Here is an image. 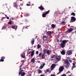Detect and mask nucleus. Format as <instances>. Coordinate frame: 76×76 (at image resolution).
Returning a JSON list of instances; mask_svg holds the SVG:
<instances>
[{
  "instance_id": "nucleus-7",
  "label": "nucleus",
  "mask_w": 76,
  "mask_h": 76,
  "mask_svg": "<svg viewBox=\"0 0 76 76\" xmlns=\"http://www.w3.org/2000/svg\"><path fill=\"white\" fill-rule=\"evenodd\" d=\"M56 66V64H53L51 66V69L52 70H53V69H54V68H55Z\"/></svg>"
},
{
  "instance_id": "nucleus-34",
  "label": "nucleus",
  "mask_w": 76,
  "mask_h": 76,
  "mask_svg": "<svg viewBox=\"0 0 76 76\" xmlns=\"http://www.w3.org/2000/svg\"><path fill=\"white\" fill-rule=\"evenodd\" d=\"M47 38V37L45 36H44L43 37V40L44 39V38Z\"/></svg>"
},
{
  "instance_id": "nucleus-35",
  "label": "nucleus",
  "mask_w": 76,
  "mask_h": 76,
  "mask_svg": "<svg viewBox=\"0 0 76 76\" xmlns=\"http://www.w3.org/2000/svg\"><path fill=\"white\" fill-rule=\"evenodd\" d=\"M9 24H10V25H11L12 24V22L11 21H10L8 23Z\"/></svg>"
},
{
  "instance_id": "nucleus-56",
  "label": "nucleus",
  "mask_w": 76,
  "mask_h": 76,
  "mask_svg": "<svg viewBox=\"0 0 76 76\" xmlns=\"http://www.w3.org/2000/svg\"><path fill=\"white\" fill-rule=\"evenodd\" d=\"M52 60H53V59H52Z\"/></svg>"
},
{
  "instance_id": "nucleus-45",
  "label": "nucleus",
  "mask_w": 76,
  "mask_h": 76,
  "mask_svg": "<svg viewBox=\"0 0 76 76\" xmlns=\"http://www.w3.org/2000/svg\"><path fill=\"white\" fill-rule=\"evenodd\" d=\"M42 54V53H40L39 54V56H41Z\"/></svg>"
},
{
  "instance_id": "nucleus-1",
  "label": "nucleus",
  "mask_w": 76,
  "mask_h": 76,
  "mask_svg": "<svg viewBox=\"0 0 76 76\" xmlns=\"http://www.w3.org/2000/svg\"><path fill=\"white\" fill-rule=\"evenodd\" d=\"M59 42H62L61 43V46L62 48L65 47V45L67 42V41L66 40H64L63 41L62 39H61L60 41H59Z\"/></svg>"
},
{
  "instance_id": "nucleus-14",
  "label": "nucleus",
  "mask_w": 76,
  "mask_h": 76,
  "mask_svg": "<svg viewBox=\"0 0 76 76\" xmlns=\"http://www.w3.org/2000/svg\"><path fill=\"white\" fill-rule=\"evenodd\" d=\"M56 59L58 61H60L61 60V57L60 56H57L56 57Z\"/></svg>"
},
{
  "instance_id": "nucleus-48",
  "label": "nucleus",
  "mask_w": 76,
  "mask_h": 76,
  "mask_svg": "<svg viewBox=\"0 0 76 76\" xmlns=\"http://www.w3.org/2000/svg\"><path fill=\"white\" fill-rule=\"evenodd\" d=\"M21 71H20V72H23V69L22 70V69H21Z\"/></svg>"
},
{
  "instance_id": "nucleus-46",
  "label": "nucleus",
  "mask_w": 76,
  "mask_h": 76,
  "mask_svg": "<svg viewBox=\"0 0 76 76\" xmlns=\"http://www.w3.org/2000/svg\"><path fill=\"white\" fill-rule=\"evenodd\" d=\"M6 18L7 19H9V17H7Z\"/></svg>"
},
{
  "instance_id": "nucleus-55",
  "label": "nucleus",
  "mask_w": 76,
  "mask_h": 76,
  "mask_svg": "<svg viewBox=\"0 0 76 76\" xmlns=\"http://www.w3.org/2000/svg\"><path fill=\"white\" fill-rule=\"evenodd\" d=\"M58 31H59V29H58Z\"/></svg>"
},
{
  "instance_id": "nucleus-26",
  "label": "nucleus",
  "mask_w": 76,
  "mask_h": 76,
  "mask_svg": "<svg viewBox=\"0 0 76 76\" xmlns=\"http://www.w3.org/2000/svg\"><path fill=\"white\" fill-rule=\"evenodd\" d=\"M41 45H39V44H38L37 48L38 49L39 48H41Z\"/></svg>"
},
{
  "instance_id": "nucleus-36",
  "label": "nucleus",
  "mask_w": 76,
  "mask_h": 76,
  "mask_svg": "<svg viewBox=\"0 0 76 76\" xmlns=\"http://www.w3.org/2000/svg\"><path fill=\"white\" fill-rule=\"evenodd\" d=\"M69 61L70 63H72V61L70 59L69 60Z\"/></svg>"
},
{
  "instance_id": "nucleus-12",
  "label": "nucleus",
  "mask_w": 76,
  "mask_h": 76,
  "mask_svg": "<svg viewBox=\"0 0 76 76\" xmlns=\"http://www.w3.org/2000/svg\"><path fill=\"white\" fill-rule=\"evenodd\" d=\"M47 34L48 36H50L51 35V32L50 31H48L47 32Z\"/></svg>"
},
{
  "instance_id": "nucleus-3",
  "label": "nucleus",
  "mask_w": 76,
  "mask_h": 76,
  "mask_svg": "<svg viewBox=\"0 0 76 76\" xmlns=\"http://www.w3.org/2000/svg\"><path fill=\"white\" fill-rule=\"evenodd\" d=\"M19 2V0H17L15 2H14L13 3L14 7H16V8H17V7H18V4Z\"/></svg>"
},
{
  "instance_id": "nucleus-18",
  "label": "nucleus",
  "mask_w": 76,
  "mask_h": 76,
  "mask_svg": "<svg viewBox=\"0 0 76 76\" xmlns=\"http://www.w3.org/2000/svg\"><path fill=\"white\" fill-rule=\"evenodd\" d=\"M50 53H51L50 51V50H48L46 51V53H47L48 55H50Z\"/></svg>"
},
{
  "instance_id": "nucleus-44",
  "label": "nucleus",
  "mask_w": 76,
  "mask_h": 76,
  "mask_svg": "<svg viewBox=\"0 0 76 76\" xmlns=\"http://www.w3.org/2000/svg\"><path fill=\"white\" fill-rule=\"evenodd\" d=\"M26 5L27 6H31V5L30 4H26Z\"/></svg>"
},
{
  "instance_id": "nucleus-49",
  "label": "nucleus",
  "mask_w": 76,
  "mask_h": 76,
  "mask_svg": "<svg viewBox=\"0 0 76 76\" xmlns=\"http://www.w3.org/2000/svg\"><path fill=\"white\" fill-rule=\"evenodd\" d=\"M61 72H58V74H60V73Z\"/></svg>"
},
{
  "instance_id": "nucleus-15",
  "label": "nucleus",
  "mask_w": 76,
  "mask_h": 76,
  "mask_svg": "<svg viewBox=\"0 0 76 76\" xmlns=\"http://www.w3.org/2000/svg\"><path fill=\"white\" fill-rule=\"evenodd\" d=\"M34 52H35V50H32V51L31 52V57H33V56H34Z\"/></svg>"
},
{
  "instance_id": "nucleus-39",
  "label": "nucleus",
  "mask_w": 76,
  "mask_h": 76,
  "mask_svg": "<svg viewBox=\"0 0 76 76\" xmlns=\"http://www.w3.org/2000/svg\"><path fill=\"white\" fill-rule=\"evenodd\" d=\"M68 73H70V71H68V72L66 73V74H68Z\"/></svg>"
},
{
  "instance_id": "nucleus-21",
  "label": "nucleus",
  "mask_w": 76,
  "mask_h": 76,
  "mask_svg": "<svg viewBox=\"0 0 76 76\" xmlns=\"http://www.w3.org/2000/svg\"><path fill=\"white\" fill-rule=\"evenodd\" d=\"M45 54L43 53L42 56V59H44L45 58Z\"/></svg>"
},
{
  "instance_id": "nucleus-32",
  "label": "nucleus",
  "mask_w": 76,
  "mask_h": 76,
  "mask_svg": "<svg viewBox=\"0 0 76 76\" xmlns=\"http://www.w3.org/2000/svg\"><path fill=\"white\" fill-rule=\"evenodd\" d=\"M22 65H23V64H22L20 66V70H21L22 68H21V67H22Z\"/></svg>"
},
{
  "instance_id": "nucleus-24",
  "label": "nucleus",
  "mask_w": 76,
  "mask_h": 76,
  "mask_svg": "<svg viewBox=\"0 0 76 76\" xmlns=\"http://www.w3.org/2000/svg\"><path fill=\"white\" fill-rule=\"evenodd\" d=\"M71 15H72L73 16H76V15H75V14L74 12H72L71 13Z\"/></svg>"
},
{
  "instance_id": "nucleus-54",
  "label": "nucleus",
  "mask_w": 76,
  "mask_h": 76,
  "mask_svg": "<svg viewBox=\"0 0 76 76\" xmlns=\"http://www.w3.org/2000/svg\"><path fill=\"white\" fill-rule=\"evenodd\" d=\"M76 66H74V67H76Z\"/></svg>"
},
{
  "instance_id": "nucleus-23",
  "label": "nucleus",
  "mask_w": 76,
  "mask_h": 76,
  "mask_svg": "<svg viewBox=\"0 0 76 76\" xmlns=\"http://www.w3.org/2000/svg\"><path fill=\"white\" fill-rule=\"evenodd\" d=\"M43 18H45L46 17V14L45 13H43L42 15Z\"/></svg>"
},
{
  "instance_id": "nucleus-19",
  "label": "nucleus",
  "mask_w": 76,
  "mask_h": 76,
  "mask_svg": "<svg viewBox=\"0 0 76 76\" xmlns=\"http://www.w3.org/2000/svg\"><path fill=\"white\" fill-rule=\"evenodd\" d=\"M31 63H34L35 62V59L34 58H33L31 60Z\"/></svg>"
},
{
  "instance_id": "nucleus-31",
  "label": "nucleus",
  "mask_w": 76,
  "mask_h": 76,
  "mask_svg": "<svg viewBox=\"0 0 76 76\" xmlns=\"http://www.w3.org/2000/svg\"><path fill=\"white\" fill-rule=\"evenodd\" d=\"M1 58L3 60H4L5 58V57L4 56H2Z\"/></svg>"
},
{
  "instance_id": "nucleus-2",
  "label": "nucleus",
  "mask_w": 76,
  "mask_h": 76,
  "mask_svg": "<svg viewBox=\"0 0 76 76\" xmlns=\"http://www.w3.org/2000/svg\"><path fill=\"white\" fill-rule=\"evenodd\" d=\"M64 62H65V63L66 64V66H65V67L66 68L69 67V66L70 65V64L68 60H67V59H66L64 61Z\"/></svg>"
},
{
  "instance_id": "nucleus-10",
  "label": "nucleus",
  "mask_w": 76,
  "mask_h": 76,
  "mask_svg": "<svg viewBox=\"0 0 76 76\" xmlns=\"http://www.w3.org/2000/svg\"><path fill=\"white\" fill-rule=\"evenodd\" d=\"M39 9H40L41 10H43L44 9V7L42 6V5H41L39 7H38Z\"/></svg>"
},
{
  "instance_id": "nucleus-38",
  "label": "nucleus",
  "mask_w": 76,
  "mask_h": 76,
  "mask_svg": "<svg viewBox=\"0 0 76 76\" xmlns=\"http://www.w3.org/2000/svg\"><path fill=\"white\" fill-rule=\"evenodd\" d=\"M31 53V51H30L29 52H27V54H30V53Z\"/></svg>"
},
{
  "instance_id": "nucleus-6",
  "label": "nucleus",
  "mask_w": 76,
  "mask_h": 76,
  "mask_svg": "<svg viewBox=\"0 0 76 76\" xmlns=\"http://www.w3.org/2000/svg\"><path fill=\"white\" fill-rule=\"evenodd\" d=\"M26 74L25 72H22V71H19L18 74L19 75H20L21 76H24Z\"/></svg>"
},
{
  "instance_id": "nucleus-27",
  "label": "nucleus",
  "mask_w": 76,
  "mask_h": 76,
  "mask_svg": "<svg viewBox=\"0 0 76 76\" xmlns=\"http://www.w3.org/2000/svg\"><path fill=\"white\" fill-rule=\"evenodd\" d=\"M38 72L39 73H42V71L40 69H39L38 70Z\"/></svg>"
},
{
  "instance_id": "nucleus-42",
  "label": "nucleus",
  "mask_w": 76,
  "mask_h": 76,
  "mask_svg": "<svg viewBox=\"0 0 76 76\" xmlns=\"http://www.w3.org/2000/svg\"><path fill=\"white\" fill-rule=\"evenodd\" d=\"M49 72V70H48V69H47L46 70V72Z\"/></svg>"
},
{
  "instance_id": "nucleus-30",
  "label": "nucleus",
  "mask_w": 76,
  "mask_h": 76,
  "mask_svg": "<svg viewBox=\"0 0 76 76\" xmlns=\"http://www.w3.org/2000/svg\"><path fill=\"white\" fill-rule=\"evenodd\" d=\"M3 61H4V60L2 59H0V62H3Z\"/></svg>"
},
{
  "instance_id": "nucleus-43",
  "label": "nucleus",
  "mask_w": 76,
  "mask_h": 76,
  "mask_svg": "<svg viewBox=\"0 0 76 76\" xmlns=\"http://www.w3.org/2000/svg\"><path fill=\"white\" fill-rule=\"evenodd\" d=\"M72 64H73V66H75V64H76L73 63Z\"/></svg>"
},
{
  "instance_id": "nucleus-8",
  "label": "nucleus",
  "mask_w": 76,
  "mask_h": 76,
  "mask_svg": "<svg viewBox=\"0 0 76 76\" xmlns=\"http://www.w3.org/2000/svg\"><path fill=\"white\" fill-rule=\"evenodd\" d=\"M72 52L71 51V50H69L66 52V54L68 55V56H70L72 54Z\"/></svg>"
},
{
  "instance_id": "nucleus-41",
  "label": "nucleus",
  "mask_w": 76,
  "mask_h": 76,
  "mask_svg": "<svg viewBox=\"0 0 76 76\" xmlns=\"http://www.w3.org/2000/svg\"><path fill=\"white\" fill-rule=\"evenodd\" d=\"M5 28V26H4L3 27H2V29H4Z\"/></svg>"
},
{
  "instance_id": "nucleus-29",
  "label": "nucleus",
  "mask_w": 76,
  "mask_h": 76,
  "mask_svg": "<svg viewBox=\"0 0 76 76\" xmlns=\"http://www.w3.org/2000/svg\"><path fill=\"white\" fill-rule=\"evenodd\" d=\"M21 57L22 58H25V56L23 55H21Z\"/></svg>"
},
{
  "instance_id": "nucleus-5",
  "label": "nucleus",
  "mask_w": 76,
  "mask_h": 76,
  "mask_svg": "<svg viewBox=\"0 0 76 76\" xmlns=\"http://www.w3.org/2000/svg\"><path fill=\"white\" fill-rule=\"evenodd\" d=\"M64 66H63L60 67L59 68V71L60 72H63L64 70Z\"/></svg>"
},
{
  "instance_id": "nucleus-9",
  "label": "nucleus",
  "mask_w": 76,
  "mask_h": 76,
  "mask_svg": "<svg viewBox=\"0 0 76 76\" xmlns=\"http://www.w3.org/2000/svg\"><path fill=\"white\" fill-rule=\"evenodd\" d=\"M73 28H70L67 30V32H68V33L71 32H72V31H73Z\"/></svg>"
},
{
  "instance_id": "nucleus-51",
  "label": "nucleus",
  "mask_w": 76,
  "mask_h": 76,
  "mask_svg": "<svg viewBox=\"0 0 76 76\" xmlns=\"http://www.w3.org/2000/svg\"><path fill=\"white\" fill-rule=\"evenodd\" d=\"M5 17H6V18H7V15H5Z\"/></svg>"
},
{
  "instance_id": "nucleus-53",
  "label": "nucleus",
  "mask_w": 76,
  "mask_h": 76,
  "mask_svg": "<svg viewBox=\"0 0 76 76\" xmlns=\"http://www.w3.org/2000/svg\"><path fill=\"white\" fill-rule=\"evenodd\" d=\"M57 42H59V40H58V39H57Z\"/></svg>"
},
{
  "instance_id": "nucleus-13",
  "label": "nucleus",
  "mask_w": 76,
  "mask_h": 76,
  "mask_svg": "<svg viewBox=\"0 0 76 76\" xmlns=\"http://www.w3.org/2000/svg\"><path fill=\"white\" fill-rule=\"evenodd\" d=\"M34 42H35V39H34V38H33L31 41V44L32 45H33L34 44Z\"/></svg>"
},
{
  "instance_id": "nucleus-52",
  "label": "nucleus",
  "mask_w": 76,
  "mask_h": 76,
  "mask_svg": "<svg viewBox=\"0 0 76 76\" xmlns=\"http://www.w3.org/2000/svg\"><path fill=\"white\" fill-rule=\"evenodd\" d=\"M51 76H54V75H51Z\"/></svg>"
},
{
  "instance_id": "nucleus-33",
  "label": "nucleus",
  "mask_w": 76,
  "mask_h": 76,
  "mask_svg": "<svg viewBox=\"0 0 76 76\" xmlns=\"http://www.w3.org/2000/svg\"><path fill=\"white\" fill-rule=\"evenodd\" d=\"M29 15L28 14H26L24 15V16H28Z\"/></svg>"
},
{
  "instance_id": "nucleus-4",
  "label": "nucleus",
  "mask_w": 76,
  "mask_h": 76,
  "mask_svg": "<svg viewBox=\"0 0 76 76\" xmlns=\"http://www.w3.org/2000/svg\"><path fill=\"white\" fill-rule=\"evenodd\" d=\"M76 18H75V17L72 16L71 18V20L70 22L71 23L74 22H75L76 21Z\"/></svg>"
},
{
  "instance_id": "nucleus-28",
  "label": "nucleus",
  "mask_w": 76,
  "mask_h": 76,
  "mask_svg": "<svg viewBox=\"0 0 76 76\" xmlns=\"http://www.w3.org/2000/svg\"><path fill=\"white\" fill-rule=\"evenodd\" d=\"M50 11V10H48V11L46 12L45 13L46 15H47V14H48V13H49V12Z\"/></svg>"
},
{
  "instance_id": "nucleus-40",
  "label": "nucleus",
  "mask_w": 76,
  "mask_h": 76,
  "mask_svg": "<svg viewBox=\"0 0 76 76\" xmlns=\"http://www.w3.org/2000/svg\"><path fill=\"white\" fill-rule=\"evenodd\" d=\"M61 76H66V75L64 74L62 75H61Z\"/></svg>"
},
{
  "instance_id": "nucleus-16",
  "label": "nucleus",
  "mask_w": 76,
  "mask_h": 76,
  "mask_svg": "<svg viewBox=\"0 0 76 76\" xmlns=\"http://www.w3.org/2000/svg\"><path fill=\"white\" fill-rule=\"evenodd\" d=\"M45 63H44L42 65H41L40 66V69H42V68L44 67V66H45Z\"/></svg>"
},
{
  "instance_id": "nucleus-17",
  "label": "nucleus",
  "mask_w": 76,
  "mask_h": 76,
  "mask_svg": "<svg viewBox=\"0 0 76 76\" xmlns=\"http://www.w3.org/2000/svg\"><path fill=\"white\" fill-rule=\"evenodd\" d=\"M61 54H62V55H64V54H65L66 53H65V50H63L61 52Z\"/></svg>"
},
{
  "instance_id": "nucleus-11",
  "label": "nucleus",
  "mask_w": 76,
  "mask_h": 76,
  "mask_svg": "<svg viewBox=\"0 0 76 76\" xmlns=\"http://www.w3.org/2000/svg\"><path fill=\"white\" fill-rule=\"evenodd\" d=\"M12 28V29H15V30H16L17 29V28H18V26H12L11 27Z\"/></svg>"
},
{
  "instance_id": "nucleus-25",
  "label": "nucleus",
  "mask_w": 76,
  "mask_h": 76,
  "mask_svg": "<svg viewBox=\"0 0 76 76\" xmlns=\"http://www.w3.org/2000/svg\"><path fill=\"white\" fill-rule=\"evenodd\" d=\"M61 23L63 24V25H66V22L64 21L61 22Z\"/></svg>"
},
{
  "instance_id": "nucleus-22",
  "label": "nucleus",
  "mask_w": 76,
  "mask_h": 76,
  "mask_svg": "<svg viewBox=\"0 0 76 76\" xmlns=\"http://www.w3.org/2000/svg\"><path fill=\"white\" fill-rule=\"evenodd\" d=\"M52 27V28H56V25L54 24H52L51 25Z\"/></svg>"
},
{
  "instance_id": "nucleus-20",
  "label": "nucleus",
  "mask_w": 76,
  "mask_h": 76,
  "mask_svg": "<svg viewBox=\"0 0 76 76\" xmlns=\"http://www.w3.org/2000/svg\"><path fill=\"white\" fill-rule=\"evenodd\" d=\"M47 49H45L43 50V54H47Z\"/></svg>"
},
{
  "instance_id": "nucleus-50",
  "label": "nucleus",
  "mask_w": 76,
  "mask_h": 76,
  "mask_svg": "<svg viewBox=\"0 0 76 76\" xmlns=\"http://www.w3.org/2000/svg\"><path fill=\"white\" fill-rule=\"evenodd\" d=\"M28 3L29 4L31 3V1H29L28 2Z\"/></svg>"
},
{
  "instance_id": "nucleus-37",
  "label": "nucleus",
  "mask_w": 76,
  "mask_h": 76,
  "mask_svg": "<svg viewBox=\"0 0 76 76\" xmlns=\"http://www.w3.org/2000/svg\"><path fill=\"white\" fill-rule=\"evenodd\" d=\"M39 53V52H38V51H37L36 52V54H37H37H38V53Z\"/></svg>"
},
{
  "instance_id": "nucleus-47",
  "label": "nucleus",
  "mask_w": 76,
  "mask_h": 76,
  "mask_svg": "<svg viewBox=\"0 0 76 76\" xmlns=\"http://www.w3.org/2000/svg\"><path fill=\"white\" fill-rule=\"evenodd\" d=\"M51 58H54V56H51Z\"/></svg>"
}]
</instances>
